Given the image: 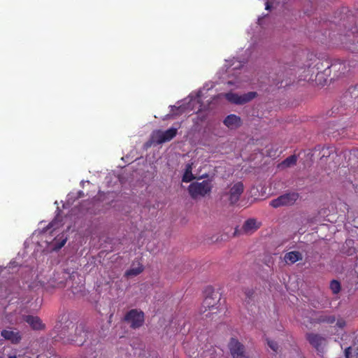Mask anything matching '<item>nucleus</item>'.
Returning a JSON list of instances; mask_svg holds the SVG:
<instances>
[{"label":"nucleus","instance_id":"f257e3e1","mask_svg":"<svg viewBox=\"0 0 358 358\" xmlns=\"http://www.w3.org/2000/svg\"><path fill=\"white\" fill-rule=\"evenodd\" d=\"M201 91L194 94L191 93L187 98L183 101L184 103L176 106H171L173 115H178L184 113L185 110H197L200 111L202 110V106L201 104Z\"/></svg>","mask_w":358,"mask_h":358},{"label":"nucleus","instance_id":"f03ea898","mask_svg":"<svg viewBox=\"0 0 358 358\" xmlns=\"http://www.w3.org/2000/svg\"><path fill=\"white\" fill-rule=\"evenodd\" d=\"M220 297L218 293L213 292L210 295L206 296L202 306V314L205 318H215V315L220 313V309L217 306Z\"/></svg>","mask_w":358,"mask_h":358},{"label":"nucleus","instance_id":"7ed1b4c3","mask_svg":"<svg viewBox=\"0 0 358 358\" xmlns=\"http://www.w3.org/2000/svg\"><path fill=\"white\" fill-rule=\"evenodd\" d=\"M231 66L234 67L228 71L227 85L229 87H234V88L241 87L243 82L248 80V76L242 73L239 69L241 66H242L241 62H233Z\"/></svg>","mask_w":358,"mask_h":358},{"label":"nucleus","instance_id":"20e7f679","mask_svg":"<svg viewBox=\"0 0 358 358\" xmlns=\"http://www.w3.org/2000/svg\"><path fill=\"white\" fill-rule=\"evenodd\" d=\"M213 188V185L210 180H203L202 182H194L188 187V192L194 199L204 197L208 194Z\"/></svg>","mask_w":358,"mask_h":358},{"label":"nucleus","instance_id":"39448f33","mask_svg":"<svg viewBox=\"0 0 358 358\" xmlns=\"http://www.w3.org/2000/svg\"><path fill=\"white\" fill-rule=\"evenodd\" d=\"M177 131L178 129L173 127L166 131L155 130L151 134L148 143L150 145H159L170 141L176 136Z\"/></svg>","mask_w":358,"mask_h":358},{"label":"nucleus","instance_id":"423d86ee","mask_svg":"<svg viewBox=\"0 0 358 358\" xmlns=\"http://www.w3.org/2000/svg\"><path fill=\"white\" fill-rule=\"evenodd\" d=\"M256 95L257 93L255 92H250L243 94L229 92L226 94H220L217 95V98L220 99L221 97L224 96L226 99L231 103L242 105L252 100Z\"/></svg>","mask_w":358,"mask_h":358},{"label":"nucleus","instance_id":"0eeeda50","mask_svg":"<svg viewBox=\"0 0 358 358\" xmlns=\"http://www.w3.org/2000/svg\"><path fill=\"white\" fill-rule=\"evenodd\" d=\"M244 190V186L242 182H238L231 185L228 192L224 193L227 200L231 203L234 204L240 199L241 195L243 194Z\"/></svg>","mask_w":358,"mask_h":358},{"label":"nucleus","instance_id":"6e6552de","mask_svg":"<svg viewBox=\"0 0 358 358\" xmlns=\"http://www.w3.org/2000/svg\"><path fill=\"white\" fill-rule=\"evenodd\" d=\"M125 320L130 324L131 328L136 329L143 325L144 314L142 311L132 309L125 315Z\"/></svg>","mask_w":358,"mask_h":358},{"label":"nucleus","instance_id":"1a4fd4ad","mask_svg":"<svg viewBox=\"0 0 358 358\" xmlns=\"http://www.w3.org/2000/svg\"><path fill=\"white\" fill-rule=\"evenodd\" d=\"M229 348L233 358H250L244 345L236 338L230 340Z\"/></svg>","mask_w":358,"mask_h":358},{"label":"nucleus","instance_id":"9d476101","mask_svg":"<svg viewBox=\"0 0 358 358\" xmlns=\"http://www.w3.org/2000/svg\"><path fill=\"white\" fill-rule=\"evenodd\" d=\"M299 195L296 193H288L278 197L271 201L270 205L273 208H278L282 206L292 205L298 199Z\"/></svg>","mask_w":358,"mask_h":358},{"label":"nucleus","instance_id":"9b49d317","mask_svg":"<svg viewBox=\"0 0 358 358\" xmlns=\"http://www.w3.org/2000/svg\"><path fill=\"white\" fill-rule=\"evenodd\" d=\"M74 332V335L69 338V341L78 345H83L85 342L89 333L82 324L77 326L75 328Z\"/></svg>","mask_w":358,"mask_h":358},{"label":"nucleus","instance_id":"f8f14e48","mask_svg":"<svg viewBox=\"0 0 358 358\" xmlns=\"http://www.w3.org/2000/svg\"><path fill=\"white\" fill-rule=\"evenodd\" d=\"M223 123L229 129H236L242 124V121L240 117L231 114L224 118Z\"/></svg>","mask_w":358,"mask_h":358},{"label":"nucleus","instance_id":"ddd939ff","mask_svg":"<svg viewBox=\"0 0 358 358\" xmlns=\"http://www.w3.org/2000/svg\"><path fill=\"white\" fill-rule=\"evenodd\" d=\"M307 338L310 343L318 351H320L326 344V339L320 335L310 334Z\"/></svg>","mask_w":358,"mask_h":358},{"label":"nucleus","instance_id":"4468645a","mask_svg":"<svg viewBox=\"0 0 358 358\" xmlns=\"http://www.w3.org/2000/svg\"><path fill=\"white\" fill-rule=\"evenodd\" d=\"M66 241V235L62 233L57 236L54 238V240L50 243V249L52 250H58L65 245Z\"/></svg>","mask_w":358,"mask_h":358},{"label":"nucleus","instance_id":"2eb2a0df","mask_svg":"<svg viewBox=\"0 0 358 358\" xmlns=\"http://www.w3.org/2000/svg\"><path fill=\"white\" fill-rule=\"evenodd\" d=\"M1 334L5 339L10 341L13 343H17L21 339L18 331L10 329H4Z\"/></svg>","mask_w":358,"mask_h":358},{"label":"nucleus","instance_id":"dca6fc26","mask_svg":"<svg viewBox=\"0 0 358 358\" xmlns=\"http://www.w3.org/2000/svg\"><path fill=\"white\" fill-rule=\"evenodd\" d=\"M259 225L254 219L246 220L243 225L242 230L245 234H251L259 228Z\"/></svg>","mask_w":358,"mask_h":358},{"label":"nucleus","instance_id":"f3484780","mask_svg":"<svg viewBox=\"0 0 358 358\" xmlns=\"http://www.w3.org/2000/svg\"><path fill=\"white\" fill-rule=\"evenodd\" d=\"M24 320L34 329H41L43 328V324L41 319L38 317L27 315L24 317Z\"/></svg>","mask_w":358,"mask_h":358},{"label":"nucleus","instance_id":"a211bd4d","mask_svg":"<svg viewBox=\"0 0 358 358\" xmlns=\"http://www.w3.org/2000/svg\"><path fill=\"white\" fill-rule=\"evenodd\" d=\"M303 255L300 252L292 251L287 252L284 256V260L286 263L294 264L299 260H301Z\"/></svg>","mask_w":358,"mask_h":358},{"label":"nucleus","instance_id":"6ab92c4d","mask_svg":"<svg viewBox=\"0 0 358 358\" xmlns=\"http://www.w3.org/2000/svg\"><path fill=\"white\" fill-rule=\"evenodd\" d=\"M193 163H188L185 165L184 174L182 176V181L184 182H189L193 180L195 177L192 173Z\"/></svg>","mask_w":358,"mask_h":358},{"label":"nucleus","instance_id":"aec40b11","mask_svg":"<svg viewBox=\"0 0 358 358\" xmlns=\"http://www.w3.org/2000/svg\"><path fill=\"white\" fill-rule=\"evenodd\" d=\"M331 69L334 71L339 72V74H345L349 71L345 62L334 63L331 64Z\"/></svg>","mask_w":358,"mask_h":358},{"label":"nucleus","instance_id":"412c9836","mask_svg":"<svg viewBox=\"0 0 358 358\" xmlns=\"http://www.w3.org/2000/svg\"><path fill=\"white\" fill-rule=\"evenodd\" d=\"M297 157L296 155H292L285 159L281 164H279V167L284 169L294 166L296 164Z\"/></svg>","mask_w":358,"mask_h":358},{"label":"nucleus","instance_id":"4be33fe9","mask_svg":"<svg viewBox=\"0 0 358 358\" xmlns=\"http://www.w3.org/2000/svg\"><path fill=\"white\" fill-rule=\"evenodd\" d=\"M143 271V267L139 264L137 266H134L126 271L125 275L128 277L136 276Z\"/></svg>","mask_w":358,"mask_h":358},{"label":"nucleus","instance_id":"5701e85b","mask_svg":"<svg viewBox=\"0 0 358 358\" xmlns=\"http://www.w3.org/2000/svg\"><path fill=\"white\" fill-rule=\"evenodd\" d=\"M330 289L334 294H338L341 290L340 282L336 280H331L330 282Z\"/></svg>","mask_w":358,"mask_h":358},{"label":"nucleus","instance_id":"b1692460","mask_svg":"<svg viewBox=\"0 0 358 358\" xmlns=\"http://www.w3.org/2000/svg\"><path fill=\"white\" fill-rule=\"evenodd\" d=\"M268 345L271 348V350H273L274 352H277L278 349V343L273 341L267 340Z\"/></svg>","mask_w":358,"mask_h":358},{"label":"nucleus","instance_id":"393cba45","mask_svg":"<svg viewBox=\"0 0 358 358\" xmlns=\"http://www.w3.org/2000/svg\"><path fill=\"white\" fill-rule=\"evenodd\" d=\"M59 227V224H58V222L57 221V220H55L54 221H52L51 223H50L49 226H48V229H52V232L53 231H55L56 229Z\"/></svg>","mask_w":358,"mask_h":358},{"label":"nucleus","instance_id":"a878e982","mask_svg":"<svg viewBox=\"0 0 358 358\" xmlns=\"http://www.w3.org/2000/svg\"><path fill=\"white\" fill-rule=\"evenodd\" d=\"M321 321L322 322H326L327 323H333L334 321H335V317L334 316H327V317H325V318H323L321 320Z\"/></svg>","mask_w":358,"mask_h":358},{"label":"nucleus","instance_id":"bb28decb","mask_svg":"<svg viewBox=\"0 0 358 358\" xmlns=\"http://www.w3.org/2000/svg\"><path fill=\"white\" fill-rule=\"evenodd\" d=\"M247 298H248L249 299H250L253 294H254V292L252 290V289H247L245 292Z\"/></svg>","mask_w":358,"mask_h":358},{"label":"nucleus","instance_id":"cd10ccee","mask_svg":"<svg viewBox=\"0 0 358 358\" xmlns=\"http://www.w3.org/2000/svg\"><path fill=\"white\" fill-rule=\"evenodd\" d=\"M214 86L213 83H207L205 84V85L203 86V88L204 89H206L207 90H210L211 88H213Z\"/></svg>","mask_w":358,"mask_h":358},{"label":"nucleus","instance_id":"c85d7f7f","mask_svg":"<svg viewBox=\"0 0 358 358\" xmlns=\"http://www.w3.org/2000/svg\"><path fill=\"white\" fill-rule=\"evenodd\" d=\"M350 351H351V348H350V347L347 348L345 350V358H350Z\"/></svg>","mask_w":358,"mask_h":358},{"label":"nucleus","instance_id":"c756f323","mask_svg":"<svg viewBox=\"0 0 358 358\" xmlns=\"http://www.w3.org/2000/svg\"><path fill=\"white\" fill-rule=\"evenodd\" d=\"M270 7H271L270 3H269V1L268 0H266V1L265 3V8H266V10H269Z\"/></svg>","mask_w":358,"mask_h":358},{"label":"nucleus","instance_id":"7c9ffc66","mask_svg":"<svg viewBox=\"0 0 358 358\" xmlns=\"http://www.w3.org/2000/svg\"><path fill=\"white\" fill-rule=\"evenodd\" d=\"M323 157L325 156L326 155H329V157H330V151L329 150V149H327V150H323Z\"/></svg>","mask_w":358,"mask_h":358},{"label":"nucleus","instance_id":"2f4dec72","mask_svg":"<svg viewBox=\"0 0 358 358\" xmlns=\"http://www.w3.org/2000/svg\"><path fill=\"white\" fill-rule=\"evenodd\" d=\"M208 176L206 174L205 175H203L200 177V178H206Z\"/></svg>","mask_w":358,"mask_h":358},{"label":"nucleus","instance_id":"473e14b6","mask_svg":"<svg viewBox=\"0 0 358 358\" xmlns=\"http://www.w3.org/2000/svg\"><path fill=\"white\" fill-rule=\"evenodd\" d=\"M9 358H17L16 356H10Z\"/></svg>","mask_w":358,"mask_h":358},{"label":"nucleus","instance_id":"72a5a7b5","mask_svg":"<svg viewBox=\"0 0 358 358\" xmlns=\"http://www.w3.org/2000/svg\"><path fill=\"white\" fill-rule=\"evenodd\" d=\"M13 264H14V262H11V263H10V267L11 266H13Z\"/></svg>","mask_w":358,"mask_h":358},{"label":"nucleus","instance_id":"f704fd0d","mask_svg":"<svg viewBox=\"0 0 358 358\" xmlns=\"http://www.w3.org/2000/svg\"><path fill=\"white\" fill-rule=\"evenodd\" d=\"M260 20H261V19H260V18H259V19H258V22H259V24H260Z\"/></svg>","mask_w":358,"mask_h":358},{"label":"nucleus","instance_id":"c9c22d12","mask_svg":"<svg viewBox=\"0 0 358 358\" xmlns=\"http://www.w3.org/2000/svg\"><path fill=\"white\" fill-rule=\"evenodd\" d=\"M1 271H2V268L0 267V272H1Z\"/></svg>","mask_w":358,"mask_h":358},{"label":"nucleus","instance_id":"e433bc0d","mask_svg":"<svg viewBox=\"0 0 358 358\" xmlns=\"http://www.w3.org/2000/svg\"><path fill=\"white\" fill-rule=\"evenodd\" d=\"M357 87H358V85H357Z\"/></svg>","mask_w":358,"mask_h":358}]
</instances>
